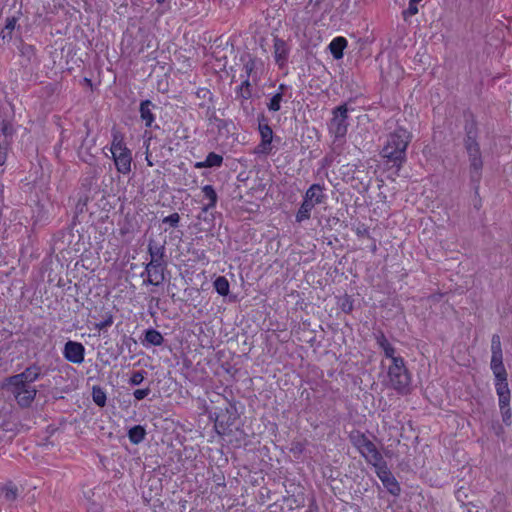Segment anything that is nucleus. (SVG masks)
<instances>
[{"instance_id":"nucleus-1","label":"nucleus","mask_w":512,"mask_h":512,"mask_svg":"<svg viewBox=\"0 0 512 512\" xmlns=\"http://www.w3.org/2000/svg\"><path fill=\"white\" fill-rule=\"evenodd\" d=\"M411 141V134L406 129L398 128L391 133L382 148L380 155L386 159L389 168L398 172L406 162V150Z\"/></svg>"},{"instance_id":"nucleus-2","label":"nucleus","mask_w":512,"mask_h":512,"mask_svg":"<svg viewBox=\"0 0 512 512\" xmlns=\"http://www.w3.org/2000/svg\"><path fill=\"white\" fill-rule=\"evenodd\" d=\"M387 378V387L392 388L398 394L407 395L411 392L412 377L403 357L393 358L387 370Z\"/></svg>"},{"instance_id":"nucleus-3","label":"nucleus","mask_w":512,"mask_h":512,"mask_svg":"<svg viewBox=\"0 0 512 512\" xmlns=\"http://www.w3.org/2000/svg\"><path fill=\"white\" fill-rule=\"evenodd\" d=\"M209 419L214 422L218 435L224 436L232 433V427L240 417L236 402L225 400L224 406L215 407L209 411Z\"/></svg>"},{"instance_id":"nucleus-4","label":"nucleus","mask_w":512,"mask_h":512,"mask_svg":"<svg viewBox=\"0 0 512 512\" xmlns=\"http://www.w3.org/2000/svg\"><path fill=\"white\" fill-rule=\"evenodd\" d=\"M2 388L9 391L15 398L17 404L21 408H29L34 402L38 389L22 380H16L15 377H6L3 381Z\"/></svg>"},{"instance_id":"nucleus-5","label":"nucleus","mask_w":512,"mask_h":512,"mask_svg":"<svg viewBox=\"0 0 512 512\" xmlns=\"http://www.w3.org/2000/svg\"><path fill=\"white\" fill-rule=\"evenodd\" d=\"M491 354L490 368L495 377V387L508 386V374L503 364L502 345L498 334L492 336Z\"/></svg>"},{"instance_id":"nucleus-6","label":"nucleus","mask_w":512,"mask_h":512,"mask_svg":"<svg viewBox=\"0 0 512 512\" xmlns=\"http://www.w3.org/2000/svg\"><path fill=\"white\" fill-rule=\"evenodd\" d=\"M333 117L328 123V130L336 138H343L348 128V107L342 104L335 107L332 111Z\"/></svg>"},{"instance_id":"nucleus-7","label":"nucleus","mask_w":512,"mask_h":512,"mask_svg":"<svg viewBox=\"0 0 512 512\" xmlns=\"http://www.w3.org/2000/svg\"><path fill=\"white\" fill-rule=\"evenodd\" d=\"M98 170L96 167H90L89 170L81 178V195L78 200V205L85 206L90 200L92 194L100 192V188L97 184Z\"/></svg>"},{"instance_id":"nucleus-8","label":"nucleus","mask_w":512,"mask_h":512,"mask_svg":"<svg viewBox=\"0 0 512 512\" xmlns=\"http://www.w3.org/2000/svg\"><path fill=\"white\" fill-rule=\"evenodd\" d=\"M470 163V181L476 184V191L480 183L483 169V160L480 145L472 146L465 149Z\"/></svg>"},{"instance_id":"nucleus-9","label":"nucleus","mask_w":512,"mask_h":512,"mask_svg":"<svg viewBox=\"0 0 512 512\" xmlns=\"http://www.w3.org/2000/svg\"><path fill=\"white\" fill-rule=\"evenodd\" d=\"M465 124H464V147L469 148L472 146L479 145L478 136L479 129L476 118L473 113L465 112L464 113Z\"/></svg>"},{"instance_id":"nucleus-10","label":"nucleus","mask_w":512,"mask_h":512,"mask_svg":"<svg viewBox=\"0 0 512 512\" xmlns=\"http://www.w3.org/2000/svg\"><path fill=\"white\" fill-rule=\"evenodd\" d=\"M499 398V408L502 415V421L506 426L512 423V413L510 409L511 392L509 386L495 387Z\"/></svg>"},{"instance_id":"nucleus-11","label":"nucleus","mask_w":512,"mask_h":512,"mask_svg":"<svg viewBox=\"0 0 512 512\" xmlns=\"http://www.w3.org/2000/svg\"><path fill=\"white\" fill-rule=\"evenodd\" d=\"M63 356L68 362L81 364L85 359V347L81 342L68 340L63 348Z\"/></svg>"},{"instance_id":"nucleus-12","label":"nucleus","mask_w":512,"mask_h":512,"mask_svg":"<svg viewBox=\"0 0 512 512\" xmlns=\"http://www.w3.org/2000/svg\"><path fill=\"white\" fill-rule=\"evenodd\" d=\"M166 241L157 243L153 238L148 241L147 252L151 257L150 267L160 265V262H167L166 259Z\"/></svg>"},{"instance_id":"nucleus-13","label":"nucleus","mask_w":512,"mask_h":512,"mask_svg":"<svg viewBox=\"0 0 512 512\" xmlns=\"http://www.w3.org/2000/svg\"><path fill=\"white\" fill-rule=\"evenodd\" d=\"M167 268V262H160V265L150 267V262L146 264L145 266V272L141 274V276H144L145 273H147V279L144 280L145 285H160L164 280V271Z\"/></svg>"},{"instance_id":"nucleus-14","label":"nucleus","mask_w":512,"mask_h":512,"mask_svg":"<svg viewBox=\"0 0 512 512\" xmlns=\"http://www.w3.org/2000/svg\"><path fill=\"white\" fill-rule=\"evenodd\" d=\"M43 366L38 363H32L26 367L21 373L12 375L16 380H22L24 383L32 385L35 381L39 380L44 376Z\"/></svg>"},{"instance_id":"nucleus-15","label":"nucleus","mask_w":512,"mask_h":512,"mask_svg":"<svg viewBox=\"0 0 512 512\" xmlns=\"http://www.w3.org/2000/svg\"><path fill=\"white\" fill-rule=\"evenodd\" d=\"M112 155L117 171L122 174H128L131 171V151L126 149L124 151L114 152Z\"/></svg>"},{"instance_id":"nucleus-16","label":"nucleus","mask_w":512,"mask_h":512,"mask_svg":"<svg viewBox=\"0 0 512 512\" xmlns=\"http://www.w3.org/2000/svg\"><path fill=\"white\" fill-rule=\"evenodd\" d=\"M158 107L149 99L142 100L139 105L140 118L146 128H152L155 121L154 109Z\"/></svg>"},{"instance_id":"nucleus-17","label":"nucleus","mask_w":512,"mask_h":512,"mask_svg":"<svg viewBox=\"0 0 512 512\" xmlns=\"http://www.w3.org/2000/svg\"><path fill=\"white\" fill-rule=\"evenodd\" d=\"M324 186L315 183L312 184L305 192L303 198L313 203V205L322 204L326 201L327 196L323 192Z\"/></svg>"},{"instance_id":"nucleus-18","label":"nucleus","mask_w":512,"mask_h":512,"mask_svg":"<svg viewBox=\"0 0 512 512\" xmlns=\"http://www.w3.org/2000/svg\"><path fill=\"white\" fill-rule=\"evenodd\" d=\"M374 338L376 340V343L383 350L386 358H389L392 361L393 358L397 357L395 356V347L392 344H390L383 331L379 330L376 333H374Z\"/></svg>"},{"instance_id":"nucleus-19","label":"nucleus","mask_w":512,"mask_h":512,"mask_svg":"<svg viewBox=\"0 0 512 512\" xmlns=\"http://www.w3.org/2000/svg\"><path fill=\"white\" fill-rule=\"evenodd\" d=\"M274 56L276 63L281 67L288 59V48L284 40L275 38L274 40Z\"/></svg>"},{"instance_id":"nucleus-20","label":"nucleus","mask_w":512,"mask_h":512,"mask_svg":"<svg viewBox=\"0 0 512 512\" xmlns=\"http://www.w3.org/2000/svg\"><path fill=\"white\" fill-rule=\"evenodd\" d=\"M347 44V39L342 36H338L330 42L328 48L334 59L339 60L343 58V52Z\"/></svg>"},{"instance_id":"nucleus-21","label":"nucleus","mask_w":512,"mask_h":512,"mask_svg":"<svg viewBox=\"0 0 512 512\" xmlns=\"http://www.w3.org/2000/svg\"><path fill=\"white\" fill-rule=\"evenodd\" d=\"M223 163V156L215 152H210L204 161L196 162L195 168H217Z\"/></svg>"},{"instance_id":"nucleus-22","label":"nucleus","mask_w":512,"mask_h":512,"mask_svg":"<svg viewBox=\"0 0 512 512\" xmlns=\"http://www.w3.org/2000/svg\"><path fill=\"white\" fill-rule=\"evenodd\" d=\"M143 344L161 346L164 342L163 335L155 328H148L144 331Z\"/></svg>"},{"instance_id":"nucleus-23","label":"nucleus","mask_w":512,"mask_h":512,"mask_svg":"<svg viewBox=\"0 0 512 512\" xmlns=\"http://www.w3.org/2000/svg\"><path fill=\"white\" fill-rule=\"evenodd\" d=\"M202 192L205 198L208 199V203L202 207L203 212H207L210 209L216 207L218 201V195L212 185H205L202 187Z\"/></svg>"},{"instance_id":"nucleus-24","label":"nucleus","mask_w":512,"mask_h":512,"mask_svg":"<svg viewBox=\"0 0 512 512\" xmlns=\"http://www.w3.org/2000/svg\"><path fill=\"white\" fill-rule=\"evenodd\" d=\"M351 444L358 449V451L360 452V454H362V452H365L363 450V447L365 446V444H367V442L369 441V439L366 437V435L361 432L360 430H352L350 433H349V436H348Z\"/></svg>"},{"instance_id":"nucleus-25","label":"nucleus","mask_w":512,"mask_h":512,"mask_svg":"<svg viewBox=\"0 0 512 512\" xmlns=\"http://www.w3.org/2000/svg\"><path fill=\"white\" fill-rule=\"evenodd\" d=\"M146 434L147 432L144 426L134 425L128 430L127 436L132 444L138 445L144 441Z\"/></svg>"},{"instance_id":"nucleus-26","label":"nucleus","mask_w":512,"mask_h":512,"mask_svg":"<svg viewBox=\"0 0 512 512\" xmlns=\"http://www.w3.org/2000/svg\"><path fill=\"white\" fill-rule=\"evenodd\" d=\"M314 207L315 206L313 205V203H311L303 198V202L301 203V205L295 215L296 222L302 223V222L310 219L311 211Z\"/></svg>"},{"instance_id":"nucleus-27","label":"nucleus","mask_w":512,"mask_h":512,"mask_svg":"<svg viewBox=\"0 0 512 512\" xmlns=\"http://www.w3.org/2000/svg\"><path fill=\"white\" fill-rule=\"evenodd\" d=\"M112 137H113V139H112L111 148H110V151L112 154L114 152L124 151V150L128 149L124 142V136L121 132L113 130Z\"/></svg>"},{"instance_id":"nucleus-28","label":"nucleus","mask_w":512,"mask_h":512,"mask_svg":"<svg viewBox=\"0 0 512 512\" xmlns=\"http://www.w3.org/2000/svg\"><path fill=\"white\" fill-rule=\"evenodd\" d=\"M213 286L220 296H227L230 292V284L225 276H218L214 280Z\"/></svg>"},{"instance_id":"nucleus-29","label":"nucleus","mask_w":512,"mask_h":512,"mask_svg":"<svg viewBox=\"0 0 512 512\" xmlns=\"http://www.w3.org/2000/svg\"><path fill=\"white\" fill-rule=\"evenodd\" d=\"M383 486L387 489V491L397 497L401 493V487L397 479L392 475L389 478L382 479Z\"/></svg>"},{"instance_id":"nucleus-30","label":"nucleus","mask_w":512,"mask_h":512,"mask_svg":"<svg viewBox=\"0 0 512 512\" xmlns=\"http://www.w3.org/2000/svg\"><path fill=\"white\" fill-rule=\"evenodd\" d=\"M92 399L97 406L104 407L107 401L106 392L100 386H93Z\"/></svg>"},{"instance_id":"nucleus-31","label":"nucleus","mask_w":512,"mask_h":512,"mask_svg":"<svg viewBox=\"0 0 512 512\" xmlns=\"http://www.w3.org/2000/svg\"><path fill=\"white\" fill-rule=\"evenodd\" d=\"M353 303V298L348 294H344V296L339 297L337 301V305L339 306V308L346 314H350L353 311Z\"/></svg>"},{"instance_id":"nucleus-32","label":"nucleus","mask_w":512,"mask_h":512,"mask_svg":"<svg viewBox=\"0 0 512 512\" xmlns=\"http://www.w3.org/2000/svg\"><path fill=\"white\" fill-rule=\"evenodd\" d=\"M4 492V499L7 502H13L17 499L19 491L15 484H13L11 481L8 482L3 488Z\"/></svg>"},{"instance_id":"nucleus-33","label":"nucleus","mask_w":512,"mask_h":512,"mask_svg":"<svg viewBox=\"0 0 512 512\" xmlns=\"http://www.w3.org/2000/svg\"><path fill=\"white\" fill-rule=\"evenodd\" d=\"M361 455L366 459V461L369 464L373 465L375 467V469L377 467L381 466L382 464L386 463V461L383 459L382 454L378 450H376L369 456L366 452H362Z\"/></svg>"},{"instance_id":"nucleus-34","label":"nucleus","mask_w":512,"mask_h":512,"mask_svg":"<svg viewBox=\"0 0 512 512\" xmlns=\"http://www.w3.org/2000/svg\"><path fill=\"white\" fill-rule=\"evenodd\" d=\"M283 97V92H277L274 94L267 103L268 110L271 112L279 111L281 109V102L283 101Z\"/></svg>"},{"instance_id":"nucleus-35","label":"nucleus","mask_w":512,"mask_h":512,"mask_svg":"<svg viewBox=\"0 0 512 512\" xmlns=\"http://www.w3.org/2000/svg\"><path fill=\"white\" fill-rule=\"evenodd\" d=\"M146 375L147 371L145 370L132 371L131 376L128 380L129 385L133 387L141 385L145 380Z\"/></svg>"},{"instance_id":"nucleus-36","label":"nucleus","mask_w":512,"mask_h":512,"mask_svg":"<svg viewBox=\"0 0 512 512\" xmlns=\"http://www.w3.org/2000/svg\"><path fill=\"white\" fill-rule=\"evenodd\" d=\"M289 451L295 459H299L305 451V443L301 441H293Z\"/></svg>"},{"instance_id":"nucleus-37","label":"nucleus","mask_w":512,"mask_h":512,"mask_svg":"<svg viewBox=\"0 0 512 512\" xmlns=\"http://www.w3.org/2000/svg\"><path fill=\"white\" fill-rule=\"evenodd\" d=\"M422 0H410L409 1V5H408V8L403 10L402 12V17L405 21H407V19L410 17V16H413L415 14L418 13V7H417V4L419 2H421Z\"/></svg>"},{"instance_id":"nucleus-38","label":"nucleus","mask_w":512,"mask_h":512,"mask_svg":"<svg viewBox=\"0 0 512 512\" xmlns=\"http://www.w3.org/2000/svg\"><path fill=\"white\" fill-rule=\"evenodd\" d=\"M261 141L269 142L272 144L273 141V130L270 127V125H263L261 127H258Z\"/></svg>"},{"instance_id":"nucleus-39","label":"nucleus","mask_w":512,"mask_h":512,"mask_svg":"<svg viewBox=\"0 0 512 512\" xmlns=\"http://www.w3.org/2000/svg\"><path fill=\"white\" fill-rule=\"evenodd\" d=\"M17 21L18 17L16 16L7 17L5 21V26L2 30H4V32L8 35V39L12 38V32L16 27Z\"/></svg>"},{"instance_id":"nucleus-40","label":"nucleus","mask_w":512,"mask_h":512,"mask_svg":"<svg viewBox=\"0 0 512 512\" xmlns=\"http://www.w3.org/2000/svg\"><path fill=\"white\" fill-rule=\"evenodd\" d=\"M273 146L269 142L261 141L258 146L255 148L256 154H263L265 156L270 155L272 152Z\"/></svg>"},{"instance_id":"nucleus-41","label":"nucleus","mask_w":512,"mask_h":512,"mask_svg":"<svg viewBox=\"0 0 512 512\" xmlns=\"http://www.w3.org/2000/svg\"><path fill=\"white\" fill-rule=\"evenodd\" d=\"M181 217L178 213H173L162 219V223L168 224L170 227L177 228L179 226Z\"/></svg>"},{"instance_id":"nucleus-42","label":"nucleus","mask_w":512,"mask_h":512,"mask_svg":"<svg viewBox=\"0 0 512 512\" xmlns=\"http://www.w3.org/2000/svg\"><path fill=\"white\" fill-rule=\"evenodd\" d=\"M113 324V315L110 312H107L104 316V319L95 324V328L100 330L106 329Z\"/></svg>"},{"instance_id":"nucleus-43","label":"nucleus","mask_w":512,"mask_h":512,"mask_svg":"<svg viewBox=\"0 0 512 512\" xmlns=\"http://www.w3.org/2000/svg\"><path fill=\"white\" fill-rule=\"evenodd\" d=\"M376 474L379 477V479L382 481V479L389 478L393 474L389 470L387 463L382 464L381 466L376 468Z\"/></svg>"},{"instance_id":"nucleus-44","label":"nucleus","mask_w":512,"mask_h":512,"mask_svg":"<svg viewBox=\"0 0 512 512\" xmlns=\"http://www.w3.org/2000/svg\"><path fill=\"white\" fill-rule=\"evenodd\" d=\"M83 147H84V143L82 144V146H81V148L79 150V156H80L82 161H84L85 163H87L91 167H93V164H94V161H95V157H94V155L89 153L88 150H86L85 151V155H83Z\"/></svg>"},{"instance_id":"nucleus-45","label":"nucleus","mask_w":512,"mask_h":512,"mask_svg":"<svg viewBox=\"0 0 512 512\" xmlns=\"http://www.w3.org/2000/svg\"><path fill=\"white\" fill-rule=\"evenodd\" d=\"M150 393H151V388L149 386H147L142 389L134 390L133 396L136 400L140 401V400L145 399Z\"/></svg>"},{"instance_id":"nucleus-46","label":"nucleus","mask_w":512,"mask_h":512,"mask_svg":"<svg viewBox=\"0 0 512 512\" xmlns=\"http://www.w3.org/2000/svg\"><path fill=\"white\" fill-rule=\"evenodd\" d=\"M256 66L255 59L251 56H248V60L244 63V71L246 74V77L249 78L254 71Z\"/></svg>"},{"instance_id":"nucleus-47","label":"nucleus","mask_w":512,"mask_h":512,"mask_svg":"<svg viewBox=\"0 0 512 512\" xmlns=\"http://www.w3.org/2000/svg\"><path fill=\"white\" fill-rule=\"evenodd\" d=\"M196 97L197 98H200V99H206L208 98V100L212 103L213 102V94L212 92L207 89V88H199L197 91H196Z\"/></svg>"},{"instance_id":"nucleus-48","label":"nucleus","mask_w":512,"mask_h":512,"mask_svg":"<svg viewBox=\"0 0 512 512\" xmlns=\"http://www.w3.org/2000/svg\"><path fill=\"white\" fill-rule=\"evenodd\" d=\"M236 98L242 101L248 100L252 96V89H236Z\"/></svg>"},{"instance_id":"nucleus-49","label":"nucleus","mask_w":512,"mask_h":512,"mask_svg":"<svg viewBox=\"0 0 512 512\" xmlns=\"http://www.w3.org/2000/svg\"><path fill=\"white\" fill-rule=\"evenodd\" d=\"M1 131L5 137L12 136L14 133L13 125L9 121H3Z\"/></svg>"},{"instance_id":"nucleus-50","label":"nucleus","mask_w":512,"mask_h":512,"mask_svg":"<svg viewBox=\"0 0 512 512\" xmlns=\"http://www.w3.org/2000/svg\"><path fill=\"white\" fill-rule=\"evenodd\" d=\"M472 185H473V189H474V197L472 199V204L476 210H479L482 207V199L479 196V189L477 190V193H476V184H472Z\"/></svg>"},{"instance_id":"nucleus-51","label":"nucleus","mask_w":512,"mask_h":512,"mask_svg":"<svg viewBox=\"0 0 512 512\" xmlns=\"http://www.w3.org/2000/svg\"><path fill=\"white\" fill-rule=\"evenodd\" d=\"M199 107H201V108H205V107H206V105H205V103L203 102V103H200V104H199ZM207 116H208V119H209L210 121H216V122H218V121L220 120V118H218V117L215 115V110H214V108H213V107H210V106H207Z\"/></svg>"},{"instance_id":"nucleus-52","label":"nucleus","mask_w":512,"mask_h":512,"mask_svg":"<svg viewBox=\"0 0 512 512\" xmlns=\"http://www.w3.org/2000/svg\"><path fill=\"white\" fill-rule=\"evenodd\" d=\"M491 429L494 432V434L498 437L504 434V428L498 421H493L491 423Z\"/></svg>"},{"instance_id":"nucleus-53","label":"nucleus","mask_w":512,"mask_h":512,"mask_svg":"<svg viewBox=\"0 0 512 512\" xmlns=\"http://www.w3.org/2000/svg\"><path fill=\"white\" fill-rule=\"evenodd\" d=\"M7 160V144L3 146L0 143V166L4 165Z\"/></svg>"},{"instance_id":"nucleus-54","label":"nucleus","mask_w":512,"mask_h":512,"mask_svg":"<svg viewBox=\"0 0 512 512\" xmlns=\"http://www.w3.org/2000/svg\"><path fill=\"white\" fill-rule=\"evenodd\" d=\"M363 450L369 455H371L373 452H375L377 449V447L375 446V444L369 440L367 442V444H365V446L363 447Z\"/></svg>"},{"instance_id":"nucleus-55","label":"nucleus","mask_w":512,"mask_h":512,"mask_svg":"<svg viewBox=\"0 0 512 512\" xmlns=\"http://www.w3.org/2000/svg\"><path fill=\"white\" fill-rule=\"evenodd\" d=\"M21 52L23 55L34 54V46L29 44L22 45Z\"/></svg>"},{"instance_id":"nucleus-56","label":"nucleus","mask_w":512,"mask_h":512,"mask_svg":"<svg viewBox=\"0 0 512 512\" xmlns=\"http://www.w3.org/2000/svg\"><path fill=\"white\" fill-rule=\"evenodd\" d=\"M307 512H319V506L315 500V498H312L309 505Z\"/></svg>"},{"instance_id":"nucleus-57","label":"nucleus","mask_w":512,"mask_h":512,"mask_svg":"<svg viewBox=\"0 0 512 512\" xmlns=\"http://www.w3.org/2000/svg\"><path fill=\"white\" fill-rule=\"evenodd\" d=\"M268 121H269L268 118L263 113H261L258 116V127H261L263 125H269Z\"/></svg>"},{"instance_id":"nucleus-58","label":"nucleus","mask_w":512,"mask_h":512,"mask_svg":"<svg viewBox=\"0 0 512 512\" xmlns=\"http://www.w3.org/2000/svg\"><path fill=\"white\" fill-rule=\"evenodd\" d=\"M236 89H252L249 78L246 77L245 80Z\"/></svg>"},{"instance_id":"nucleus-59","label":"nucleus","mask_w":512,"mask_h":512,"mask_svg":"<svg viewBox=\"0 0 512 512\" xmlns=\"http://www.w3.org/2000/svg\"><path fill=\"white\" fill-rule=\"evenodd\" d=\"M51 394H52V398L54 400H61L63 399L64 397L61 395V392H59L57 389H53L51 391Z\"/></svg>"},{"instance_id":"nucleus-60","label":"nucleus","mask_w":512,"mask_h":512,"mask_svg":"<svg viewBox=\"0 0 512 512\" xmlns=\"http://www.w3.org/2000/svg\"><path fill=\"white\" fill-rule=\"evenodd\" d=\"M226 126H227V121H226V120H224V119H220V120L218 121V128H220V129H221V128H224V127H226Z\"/></svg>"},{"instance_id":"nucleus-61","label":"nucleus","mask_w":512,"mask_h":512,"mask_svg":"<svg viewBox=\"0 0 512 512\" xmlns=\"http://www.w3.org/2000/svg\"><path fill=\"white\" fill-rule=\"evenodd\" d=\"M241 106H242V109L243 111L246 113V114H249V108L247 105H245L244 101H241Z\"/></svg>"},{"instance_id":"nucleus-62","label":"nucleus","mask_w":512,"mask_h":512,"mask_svg":"<svg viewBox=\"0 0 512 512\" xmlns=\"http://www.w3.org/2000/svg\"><path fill=\"white\" fill-rule=\"evenodd\" d=\"M357 235L358 236H363V235H368V230L367 229H364L363 231L361 230H357Z\"/></svg>"},{"instance_id":"nucleus-63","label":"nucleus","mask_w":512,"mask_h":512,"mask_svg":"<svg viewBox=\"0 0 512 512\" xmlns=\"http://www.w3.org/2000/svg\"><path fill=\"white\" fill-rule=\"evenodd\" d=\"M287 89V86L285 84H280L278 87V92H283Z\"/></svg>"},{"instance_id":"nucleus-64","label":"nucleus","mask_w":512,"mask_h":512,"mask_svg":"<svg viewBox=\"0 0 512 512\" xmlns=\"http://www.w3.org/2000/svg\"><path fill=\"white\" fill-rule=\"evenodd\" d=\"M0 38H1V39H6V38H8V35L4 32V30H1V31H0Z\"/></svg>"}]
</instances>
